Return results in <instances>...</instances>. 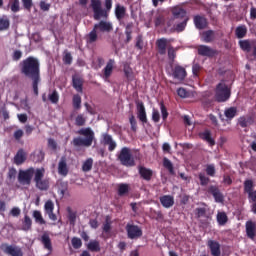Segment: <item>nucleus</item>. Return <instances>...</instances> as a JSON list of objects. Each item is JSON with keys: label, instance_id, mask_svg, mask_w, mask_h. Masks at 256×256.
<instances>
[{"label": "nucleus", "instance_id": "1", "mask_svg": "<svg viewBox=\"0 0 256 256\" xmlns=\"http://www.w3.org/2000/svg\"><path fill=\"white\" fill-rule=\"evenodd\" d=\"M20 72L24 77L31 79L35 95H39V83L41 82V64L33 56L24 59L19 64Z\"/></svg>", "mask_w": 256, "mask_h": 256}, {"label": "nucleus", "instance_id": "2", "mask_svg": "<svg viewBox=\"0 0 256 256\" xmlns=\"http://www.w3.org/2000/svg\"><path fill=\"white\" fill-rule=\"evenodd\" d=\"M78 135H82V137H75L72 140V145L74 147H91L93 145V141H95V132L93 129L87 127V128H81L77 131Z\"/></svg>", "mask_w": 256, "mask_h": 256}, {"label": "nucleus", "instance_id": "3", "mask_svg": "<svg viewBox=\"0 0 256 256\" xmlns=\"http://www.w3.org/2000/svg\"><path fill=\"white\" fill-rule=\"evenodd\" d=\"M105 7L106 9H103L101 0H91V8L95 21H99L100 19H107V17H109V11H111L113 7V0H105Z\"/></svg>", "mask_w": 256, "mask_h": 256}, {"label": "nucleus", "instance_id": "4", "mask_svg": "<svg viewBox=\"0 0 256 256\" xmlns=\"http://www.w3.org/2000/svg\"><path fill=\"white\" fill-rule=\"evenodd\" d=\"M169 40L167 38H159L156 40V48L159 55H166L168 53V59L171 63H175L177 57V50L172 45H168Z\"/></svg>", "mask_w": 256, "mask_h": 256}, {"label": "nucleus", "instance_id": "5", "mask_svg": "<svg viewBox=\"0 0 256 256\" xmlns=\"http://www.w3.org/2000/svg\"><path fill=\"white\" fill-rule=\"evenodd\" d=\"M34 183L36 189L39 191H49L51 185V180L45 178V168H37L34 175Z\"/></svg>", "mask_w": 256, "mask_h": 256}, {"label": "nucleus", "instance_id": "6", "mask_svg": "<svg viewBox=\"0 0 256 256\" xmlns=\"http://www.w3.org/2000/svg\"><path fill=\"white\" fill-rule=\"evenodd\" d=\"M230 97L231 89H229V86H227L225 81H221L219 84H217L215 89V100L218 103H225V101H229Z\"/></svg>", "mask_w": 256, "mask_h": 256}, {"label": "nucleus", "instance_id": "7", "mask_svg": "<svg viewBox=\"0 0 256 256\" xmlns=\"http://www.w3.org/2000/svg\"><path fill=\"white\" fill-rule=\"evenodd\" d=\"M118 161H120L121 165L124 167H135V158H133V154H131V149L127 147H123L120 150Z\"/></svg>", "mask_w": 256, "mask_h": 256}, {"label": "nucleus", "instance_id": "8", "mask_svg": "<svg viewBox=\"0 0 256 256\" xmlns=\"http://www.w3.org/2000/svg\"><path fill=\"white\" fill-rule=\"evenodd\" d=\"M35 168L30 167L26 170H20L18 173V182L20 185H31L33 176H35Z\"/></svg>", "mask_w": 256, "mask_h": 256}, {"label": "nucleus", "instance_id": "9", "mask_svg": "<svg viewBox=\"0 0 256 256\" xmlns=\"http://www.w3.org/2000/svg\"><path fill=\"white\" fill-rule=\"evenodd\" d=\"M126 232L128 239H139L140 237H143V230L135 224L128 223L126 225Z\"/></svg>", "mask_w": 256, "mask_h": 256}, {"label": "nucleus", "instance_id": "10", "mask_svg": "<svg viewBox=\"0 0 256 256\" xmlns=\"http://www.w3.org/2000/svg\"><path fill=\"white\" fill-rule=\"evenodd\" d=\"M207 193L213 196L215 203H223L225 201V196L221 193L219 186L210 185Z\"/></svg>", "mask_w": 256, "mask_h": 256}, {"label": "nucleus", "instance_id": "11", "mask_svg": "<svg viewBox=\"0 0 256 256\" xmlns=\"http://www.w3.org/2000/svg\"><path fill=\"white\" fill-rule=\"evenodd\" d=\"M172 77L177 79V81H185L187 77V70L185 67L177 64L172 68Z\"/></svg>", "mask_w": 256, "mask_h": 256}, {"label": "nucleus", "instance_id": "12", "mask_svg": "<svg viewBox=\"0 0 256 256\" xmlns=\"http://www.w3.org/2000/svg\"><path fill=\"white\" fill-rule=\"evenodd\" d=\"M2 250L6 255L11 256H23V249L19 246H13L9 244H2Z\"/></svg>", "mask_w": 256, "mask_h": 256}, {"label": "nucleus", "instance_id": "13", "mask_svg": "<svg viewBox=\"0 0 256 256\" xmlns=\"http://www.w3.org/2000/svg\"><path fill=\"white\" fill-rule=\"evenodd\" d=\"M137 118L143 125L147 123V111L145 110V104L141 101H136Z\"/></svg>", "mask_w": 256, "mask_h": 256}, {"label": "nucleus", "instance_id": "14", "mask_svg": "<svg viewBox=\"0 0 256 256\" xmlns=\"http://www.w3.org/2000/svg\"><path fill=\"white\" fill-rule=\"evenodd\" d=\"M207 247L212 256H221V244L215 240H208Z\"/></svg>", "mask_w": 256, "mask_h": 256}, {"label": "nucleus", "instance_id": "15", "mask_svg": "<svg viewBox=\"0 0 256 256\" xmlns=\"http://www.w3.org/2000/svg\"><path fill=\"white\" fill-rule=\"evenodd\" d=\"M198 55L202 57H215L217 55V50L212 49L207 45L198 46Z\"/></svg>", "mask_w": 256, "mask_h": 256}, {"label": "nucleus", "instance_id": "16", "mask_svg": "<svg viewBox=\"0 0 256 256\" xmlns=\"http://www.w3.org/2000/svg\"><path fill=\"white\" fill-rule=\"evenodd\" d=\"M138 173L144 181H151L153 179V171L145 166H138Z\"/></svg>", "mask_w": 256, "mask_h": 256}, {"label": "nucleus", "instance_id": "17", "mask_svg": "<svg viewBox=\"0 0 256 256\" xmlns=\"http://www.w3.org/2000/svg\"><path fill=\"white\" fill-rule=\"evenodd\" d=\"M40 242L42 243L44 249L49 251V253L53 252V243L51 242V237L49 236V233L44 232L40 237Z\"/></svg>", "mask_w": 256, "mask_h": 256}, {"label": "nucleus", "instance_id": "18", "mask_svg": "<svg viewBox=\"0 0 256 256\" xmlns=\"http://www.w3.org/2000/svg\"><path fill=\"white\" fill-rule=\"evenodd\" d=\"M103 145H108V151L113 152L114 149H117V142L113 140V136L109 134H103L102 136Z\"/></svg>", "mask_w": 256, "mask_h": 256}, {"label": "nucleus", "instance_id": "19", "mask_svg": "<svg viewBox=\"0 0 256 256\" xmlns=\"http://www.w3.org/2000/svg\"><path fill=\"white\" fill-rule=\"evenodd\" d=\"M94 28L102 33H111L113 31V24L107 21H100L94 25Z\"/></svg>", "mask_w": 256, "mask_h": 256}, {"label": "nucleus", "instance_id": "20", "mask_svg": "<svg viewBox=\"0 0 256 256\" xmlns=\"http://www.w3.org/2000/svg\"><path fill=\"white\" fill-rule=\"evenodd\" d=\"M159 199L164 209H171L175 205V198L171 195H163Z\"/></svg>", "mask_w": 256, "mask_h": 256}, {"label": "nucleus", "instance_id": "21", "mask_svg": "<svg viewBox=\"0 0 256 256\" xmlns=\"http://www.w3.org/2000/svg\"><path fill=\"white\" fill-rule=\"evenodd\" d=\"M58 173L62 177H67L69 175V167L67 166V158L63 156L58 163Z\"/></svg>", "mask_w": 256, "mask_h": 256}, {"label": "nucleus", "instance_id": "22", "mask_svg": "<svg viewBox=\"0 0 256 256\" xmlns=\"http://www.w3.org/2000/svg\"><path fill=\"white\" fill-rule=\"evenodd\" d=\"M72 87L77 93H83V79L81 76L75 74L72 76Z\"/></svg>", "mask_w": 256, "mask_h": 256}, {"label": "nucleus", "instance_id": "23", "mask_svg": "<svg viewBox=\"0 0 256 256\" xmlns=\"http://www.w3.org/2000/svg\"><path fill=\"white\" fill-rule=\"evenodd\" d=\"M27 161V152L23 148H20L14 156L15 165H23Z\"/></svg>", "mask_w": 256, "mask_h": 256}, {"label": "nucleus", "instance_id": "24", "mask_svg": "<svg viewBox=\"0 0 256 256\" xmlns=\"http://www.w3.org/2000/svg\"><path fill=\"white\" fill-rule=\"evenodd\" d=\"M246 235L249 239H255L256 235V224L249 220L246 222Z\"/></svg>", "mask_w": 256, "mask_h": 256}, {"label": "nucleus", "instance_id": "25", "mask_svg": "<svg viewBox=\"0 0 256 256\" xmlns=\"http://www.w3.org/2000/svg\"><path fill=\"white\" fill-rule=\"evenodd\" d=\"M124 75L127 81H135V73L133 72V68L129 65V63L125 62L123 65Z\"/></svg>", "mask_w": 256, "mask_h": 256}, {"label": "nucleus", "instance_id": "26", "mask_svg": "<svg viewBox=\"0 0 256 256\" xmlns=\"http://www.w3.org/2000/svg\"><path fill=\"white\" fill-rule=\"evenodd\" d=\"M125 15H127V8L125 6H121L117 4L115 7V17L118 21H123L125 19Z\"/></svg>", "mask_w": 256, "mask_h": 256}, {"label": "nucleus", "instance_id": "27", "mask_svg": "<svg viewBox=\"0 0 256 256\" xmlns=\"http://www.w3.org/2000/svg\"><path fill=\"white\" fill-rule=\"evenodd\" d=\"M194 24L196 29H205L207 27V18L203 16L196 15L194 17Z\"/></svg>", "mask_w": 256, "mask_h": 256}, {"label": "nucleus", "instance_id": "28", "mask_svg": "<svg viewBox=\"0 0 256 256\" xmlns=\"http://www.w3.org/2000/svg\"><path fill=\"white\" fill-rule=\"evenodd\" d=\"M172 15L174 19H185L187 17V11L181 7H174L172 9Z\"/></svg>", "mask_w": 256, "mask_h": 256}, {"label": "nucleus", "instance_id": "29", "mask_svg": "<svg viewBox=\"0 0 256 256\" xmlns=\"http://www.w3.org/2000/svg\"><path fill=\"white\" fill-rule=\"evenodd\" d=\"M114 65H115V60H113V59H110L108 62H107V64H106V66H105V68H104V78L105 79H109V77H111V75H113V67H114Z\"/></svg>", "mask_w": 256, "mask_h": 256}, {"label": "nucleus", "instance_id": "30", "mask_svg": "<svg viewBox=\"0 0 256 256\" xmlns=\"http://www.w3.org/2000/svg\"><path fill=\"white\" fill-rule=\"evenodd\" d=\"M253 123H254V119L252 116H241L238 119V124L242 128L249 127V125H253Z\"/></svg>", "mask_w": 256, "mask_h": 256}, {"label": "nucleus", "instance_id": "31", "mask_svg": "<svg viewBox=\"0 0 256 256\" xmlns=\"http://www.w3.org/2000/svg\"><path fill=\"white\" fill-rule=\"evenodd\" d=\"M235 36L237 39H244V37H247V26L245 24L237 26L235 29Z\"/></svg>", "mask_w": 256, "mask_h": 256}, {"label": "nucleus", "instance_id": "32", "mask_svg": "<svg viewBox=\"0 0 256 256\" xmlns=\"http://www.w3.org/2000/svg\"><path fill=\"white\" fill-rule=\"evenodd\" d=\"M199 135L200 138L203 139V141H206L210 145V147H214L215 140L211 137V131L205 130L204 132H201Z\"/></svg>", "mask_w": 256, "mask_h": 256}, {"label": "nucleus", "instance_id": "33", "mask_svg": "<svg viewBox=\"0 0 256 256\" xmlns=\"http://www.w3.org/2000/svg\"><path fill=\"white\" fill-rule=\"evenodd\" d=\"M111 225H113V220H111V216L107 215L105 217V221L102 225L103 233H105L106 235H109V233H111V229H112Z\"/></svg>", "mask_w": 256, "mask_h": 256}, {"label": "nucleus", "instance_id": "34", "mask_svg": "<svg viewBox=\"0 0 256 256\" xmlns=\"http://www.w3.org/2000/svg\"><path fill=\"white\" fill-rule=\"evenodd\" d=\"M204 43H213L215 41V31L207 30L202 33Z\"/></svg>", "mask_w": 256, "mask_h": 256}, {"label": "nucleus", "instance_id": "35", "mask_svg": "<svg viewBox=\"0 0 256 256\" xmlns=\"http://www.w3.org/2000/svg\"><path fill=\"white\" fill-rule=\"evenodd\" d=\"M33 227V220H31V217L29 215H25L22 220V231H31Z\"/></svg>", "mask_w": 256, "mask_h": 256}, {"label": "nucleus", "instance_id": "36", "mask_svg": "<svg viewBox=\"0 0 256 256\" xmlns=\"http://www.w3.org/2000/svg\"><path fill=\"white\" fill-rule=\"evenodd\" d=\"M97 29H95V27H93V29L89 32V34L86 36V43H88L89 45L97 42V40L99 39V36L97 35Z\"/></svg>", "mask_w": 256, "mask_h": 256}, {"label": "nucleus", "instance_id": "37", "mask_svg": "<svg viewBox=\"0 0 256 256\" xmlns=\"http://www.w3.org/2000/svg\"><path fill=\"white\" fill-rule=\"evenodd\" d=\"M88 251H91L92 253H99L101 251V244H99V241L97 240H91L87 244Z\"/></svg>", "mask_w": 256, "mask_h": 256}, {"label": "nucleus", "instance_id": "38", "mask_svg": "<svg viewBox=\"0 0 256 256\" xmlns=\"http://www.w3.org/2000/svg\"><path fill=\"white\" fill-rule=\"evenodd\" d=\"M154 24L155 27H161V25H165V15L161 12H157L154 16Z\"/></svg>", "mask_w": 256, "mask_h": 256}, {"label": "nucleus", "instance_id": "39", "mask_svg": "<svg viewBox=\"0 0 256 256\" xmlns=\"http://www.w3.org/2000/svg\"><path fill=\"white\" fill-rule=\"evenodd\" d=\"M216 219H217L218 225H221V226L227 225V221H229V217L225 212H218Z\"/></svg>", "mask_w": 256, "mask_h": 256}, {"label": "nucleus", "instance_id": "40", "mask_svg": "<svg viewBox=\"0 0 256 256\" xmlns=\"http://www.w3.org/2000/svg\"><path fill=\"white\" fill-rule=\"evenodd\" d=\"M32 217L35 219V223H38V225H45V223H47L45 219H43V214H41V211L39 210H34Z\"/></svg>", "mask_w": 256, "mask_h": 256}, {"label": "nucleus", "instance_id": "41", "mask_svg": "<svg viewBox=\"0 0 256 256\" xmlns=\"http://www.w3.org/2000/svg\"><path fill=\"white\" fill-rule=\"evenodd\" d=\"M9 7L12 13H19L21 11V4L19 0H10Z\"/></svg>", "mask_w": 256, "mask_h": 256}, {"label": "nucleus", "instance_id": "42", "mask_svg": "<svg viewBox=\"0 0 256 256\" xmlns=\"http://www.w3.org/2000/svg\"><path fill=\"white\" fill-rule=\"evenodd\" d=\"M66 211L68 213V221L70 225H75V222L77 221V212H73L71 207H67Z\"/></svg>", "mask_w": 256, "mask_h": 256}, {"label": "nucleus", "instance_id": "43", "mask_svg": "<svg viewBox=\"0 0 256 256\" xmlns=\"http://www.w3.org/2000/svg\"><path fill=\"white\" fill-rule=\"evenodd\" d=\"M163 167H165V169L169 171L170 175H175V169L173 167V163L171 162V160H169V158L163 159Z\"/></svg>", "mask_w": 256, "mask_h": 256}, {"label": "nucleus", "instance_id": "44", "mask_svg": "<svg viewBox=\"0 0 256 256\" xmlns=\"http://www.w3.org/2000/svg\"><path fill=\"white\" fill-rule=\"evenodd\" d=\"M129 184L121 183L118 185V195L120 197H123L124 195H127L129 193Z\"/></svg>", "mask_w": 256, "mask_h": 256}, {"label": "nucleus", "instance_id": "45", "mask_svg": "<svg viewBox=\"0 0 256 256\" xmlns=\"http://www.w3.org/2000/svg\"><path fill=\"white\" fill-rule=\"evenodd\" d=\"M48 100L53 105H57V103H59V92H57V90H53L52 93L48 95Z\"/></svg>", "mask_w": 256, "mask_h": 256}, {"label": "nucleus", "instance_id": "46", "mask_svg": "<svg viewBox=\"0 0 256 256\" xmlns=\"http://www.w3.org/2000/svg\"><path fill=\"white\" fill-rule=\"evenodd\" d=\"M68 187L69 185L67 184V182H60L58 184V195L61 197H65V193H67Z\"/></svg>", "mask_w": 256, "mask_h": 256}, {"label": "nucleus", "instance_id": "47", "mask_svg": "<svg viewBox=\"0 0 256 256\" xmlns=\"http://www.w3.org/2000/svg\"><path fill=\"white\" fill-rule=\"evenodd\" d=\"M239 46L242 51H246V53H249L251 51V42L249 40H240Z\"/></svg>", "mask_w": 256, "mask_h": 256}, {"label": "nucleus", "instance_id": "48", "mask_svg": "<svg viewBox=\"0 0 256 256\" xmlns=\"http://www.w3.org/2000/svg\"><path fill=\"white\" fill-rule=\"evenodd\" d=\"M93 169V159L88 158L82 165V171L84 173H88V171H91Z\"/></svg>", "mask_w": 256, "mask_h": 256}, {"label": "nucleus", "instance_id": "49", "mask_svg": "<svg viewBox=\"0 0 256 256\" xmlns=\"http://www.w3.org/2000/svg\"><path fill=\"white\" fill-rule=\"evenodd\" d=\"M224 115L228 119H233L234 117L237 116V108L235 107H230L225 110Z\"/></svg>", "mask_w": 256, "mask_h": 256}, {"label": "nucleus", "instance_id": "50", "mask_svg": "<svg viewBox=\"0 0 256 256\" xmlns=\"http://www.w3.org/2000/svg\"><path fill=\"white\" fill-rule=\"evenodd\" d=\"M10 21L7 16H3L0 18V31H6V29H9Z\"/></svg>", "mask_w": 256, "mask_h": 256}, {"label": "nucleus", "instance_id": "51", "mask_svg": "<svg viewBox=\"0 0 256 256\" xmlns=\"http://www.w3.org/2000/svg\"><path fill=\"white\" fill-rule=\"evenodd\" d=\"M198 179L202 187H206V185H209V182L211 181V179L202 172L198 174Z\"/></svg>", "mask_w": 256, "mask_h": 256}, {"label": "nucleus", "instance_id": "52", "mask_svg": "<svg viewBox=\"0 0 256 256\" xmlns=\"http://www.w3.org/2000/svg\"><path fill=\"white\" fill-rule=\"evenodd\" d=\"M73 108L76 110L81 109V96L79 94H75L72 98Z\"/></svg>", "mask_w": 256, "mask_h": 256}, {"label": "nucleus", "instance_id": "53", "mask_svg": "<svg viewBox=\"0 0 256 256\" xmlns=\"http://www.w3.org/2000/svg\"><path fill=\"white\" fill-rule=\"evenodd\" d=\"M87 123V118L83 114H79L75 119V125L77 127H83Z\"/></svg>", "mask_w": 256, "mask_h": 256}, {"label": "nucleus", "instance_id": "54", "mask_svg": "<svg viewBox=\"0 0 256 256\" xmlns=\"http://www.w3.org/2000/svg\"><path fill=\"white\" fill-rule=\"evenodd\" d=\"M187 21H189V17H185V19L181 23H178L176 25L175 30L177 31V33L185 31V27H187Z\"/></svg>", "mask_w": 256, "mask_h": 256}, {"label": "nucleus", "instance_id": "55", "mask_svg": "<svg viewBox=\"0 0 256 256\" xmlns=\"http://www.w3.org/2000/svg\"><path fill=\"white\" fill-rule=\"evenodd\" d=\"M71 243L73 249H81V247H83V242L78 237H73Z\"/></svg>", "mask_w": 256, "mask_h": 256}, {"label": "nucleus", "instance_id": "56", "mask_svg": "<svg viewBox=\"0 0 256 256\" xmlns=\"http://www.w3.org/2000/svg\"><path fill=\"white\" fill-rule=\"evenodd\" d=\"M143 35L139 34L137 37H136V43H135V47L136 49H138L139 51H143Z\"/></svg>", "mask_w": 256, "mask_h": 256}, {"label": "nucleus", "instance_id": "57", "mask_svg": "<svg viewBox=\"0 0 256 256\" xmlns=\"http://www.w3.org/2000/svg\"><path fill=\"white\" fill-rule=\"evenodd\" d=\"M160 111L163 121H167V117H169V112H167V107H165V103L163 102H160Z\"/></svg>", "mask_w": 256, "mask_h": 256}, {"label": "nucleus", "instance_id": "58", "mask_svg": "<svg viewBox=\"0 0 256 256\" xmlns=\"http://www.w3.org/2000/svg\"><path fill=\"white\" fill-rule=\"evenodd\" d=\"M44 209L46 213H53V210L55 209V204H53V201L48 200L44 205Z\"/></svg>", "mask_w": 256, "mask_h": 256}, {"label": "nucleus", "instance_id": "59", "mask_svg": "<svg viewBox=\"0 0 256 256\" xmlns=\"http://www.w3.org/2000/svg\"><path fill=\"white\" fill-rule=\"evenodd\" d=\"M215 172V165L208 164L206 166V175H208L209 177H215Z\"/></svg>", "mask_w": 256, "mask_h": 256}, {"label": "nucleus", "instance_id": "60", "mask_svg": "<svg viewBox=\"0 0 256 256\" xmlns=\"http://www.w3.org/2000/svg\"><path fill=\"white\" fill-rule=\"evenodd\" d=\"M63 63L64 65H71V63H73V56L70 54V52H66L63 56Z\"/></svg>", "mask_w": 256, "mask_h": 256}, {"label": "nucleus", "instance_id": "61", "mask_svg": "<svg viewBox=\"0 0 256 256\" xmlns=\"http://www.w3.org/2000/svg\"><path fill=\"white\" fill-rule=\"evenodd\" d=\"M129 123L131 125V130L135 133L137 132V119H135L134 115L129 117Z\"/></svg>", "mask_w": 256, "mask_h": 256}, {"label": "nucleus", "instance_id": "62", "mask_svg": "<svg viewBox=\"0 0 256 256\" xmlns=\"http://www.w3.org/2000/svg\"><path fill=\"white\" fill-rule=\"evenodd\" d=\"M8 179L9 181H15L16 177H17V169L15 168H10L8 171Z\"/></svg>", "mask_w": 256, "mask_h": 256}, {"label": "nucleus", "instance_id": "63", "mask_svg": "<svg viewBox=\"0 0 256 256\" xmlns=\"http://www.w3.org/2000/svg\"><path fill=\"white\" fill-rule=\"evenodd\" d=\"M177 95L181 97L182 99H185L189 97V93L185 88H178L177 89Z\"/></svg>", "mask_w": 256, "mask_h": 256}, {"label": "nucleus", "instance_id": "64", "mask_svg": "<svg viewBox=\"0 0 256 256\" xmlns=\"http://www.w3.org/2000/svg\"><path fill=\"white\" fill-rule=\"evenodd\" d=\"M22 4L26 11H31L33 8V0H22Z\"/></svg>", "mask_w": 256, "mask_h": 256}]
</instances>
